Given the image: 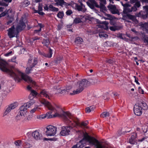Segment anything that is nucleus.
Wrapping results in <instances>:
<instances>
[{
    "instance_id": "nucleus-48",
    "label": "nucleus",
    "mask_w": 148,
    "mask_h": 148,
    "mask_svg": "<svg viewBox=\"0 0 148 148\" xmlns=\"http://www.w3.org/2000/svg\"><path fill=\"white\" fill-rule=\"evenodd\" d=\"M71 89V86H69L65 88V90H66V92H69L70 91V90Z\"/></svg>"
},
{
    "instance_id": "nucleus-25",
    "label": "nucleus",
    "mask_w": 148,
    "mask_h": 148,
    "mask_svg": "<svg viewBox=\"0 0 148 148\" xmlns=\"http://www.w3.org/2000/svg\"><path fill=\"white\" fill-rule=\"evenodd\" d=\"M32 118V116L31 115H28L27 116L26 114V116L24 117L23 119H21L22 120L25 121H27L31 120Z\"/></svg>"
},
{
    "instance_id": "nucleus-43",
    "label": "nucleus",
    "mask_w": 148,
    "mask_h": 148,
    "mask_svg": "<svg viewBox=\"0 0 148 148\" xmlns=\"http://www.w3.org/2000/svg\"><path fill=\"white\" fill-rule=\"evenodd\" d=\"M32 146L31 145L27 143H25L24 144V147L25 148H29Z\"/></svg>"
},
{
    "instance_id": "nucleus-10",
    "label": "nucleus",
    "mask_w": 148,
    "mask_h": 148,
    "mask_svg": "<svg viewBox=\"0 0 148 148\" xmlns=\"http://www.w3.org/2000/svg\"><path fill=\"white\" fill-rule=\"evenodd\" d=\"M73 124L71 123L69 126H63L62 128V131L60 133V135L62 136H65L69 134L70 130L72 129Z\"/></svg>"
},
{
    "instance_id": "nucleus-49",
    "label": "nucleus",
    "mask_w": 148,
    "mask_h": 148,
    "mask_svg": "<svg viewBox=\"0 0 148 148\" xmlns=\"http://www.w3.org/2000/svg\"><path fill=\"white\" fill-rule=\"evenodd\" d=\"M72 11L71 10H69L67 11L66 12L67 15H69L72 13Z\"/></svg>"
},
{
    "instance_id": "nucleus-53",
    "label": "nucleus",
    "mask_w": 148,
    "mask_h": 148,
    "mask_svg": "<svg viewBox=\"0 0 148 148\" xmlns=\"http://www.w3.org/2000/svg\"><path fill=\"white\" fill-rule=\"evenodd\" d=\"M143 38L144 39V42H147L148 43V38H146L145 36H144Z\"/></svg>"
},
{
    "instance_id": "nucleus-2",
    "label": "nucleus",
    "mask_w": 148,
    "mask_h": 148,
    "mask_svg": "<svg viewBox=\"0 0 148 148\" xmlns=\"http://www.w3.org/2000/svg\"><path fill=\"white\" fill-rule=\"evenodd\" d=\"M88 83V81L85 79H83L79 81L75 85V88L76 90H73V92H70V94L74 95L81 92L87 86Z\"/></svg>"
},
{
    "instance_id": "nucleus-45",
    "label": "nucleus",
    "mask_w": 148,
    "mask_h": 148,
    "mask_svg": "<svg viewBox=\"0 0 148 148\" xmlns=\"http://www.w3.org/2000/svg\"><path fill=\"white\" fill-rule=\"evenodd\" d=\"M23 3L25 5V6H28L30 4L28 0L25 1L23 2Z\"/></svg>"
},
{
    "instance_id": "nucleus-51",
    "label": "nucleus",
    "mask_w": 148,
    "mask_h": 148,
    "mask_svg": "<svg viewBox=\"0 0 148 148\" xmlns=\"http://www.w3.org/2000/svg\"><path fill=\"white\" fill-rule=\"evenodd\" d=\"M139 89V91L140 93L142 94H144V91L141 88L139 87L138 88Z\"/></svg>"
},
{
    "instance_id": "nucleus-32",
    "label": "nucleus",
    "mask_w": 148,
    "mask_h": 148,
    "mask_svg": "<svg viewBox=\"0 0 148 148\" xmlns=\"http://www.w3.org/2000/svg\"><path fill=\"white\" fill-rule=\"evenodd\" d=\"M42 7L41 5H39L38 7V12H37L40 15H43L44 13L42 12Z\"/></svg>"
},
{
    "instance_id": "nucleus-33",
    "label": "nucleus",
    "mask_w": 148,
    "mask_h": 148,
    "mask_svg": "<svg viewBox=\"0 0 148 148\" xmlns=\"http://www.w3.org/2000/svg\"><path fill=\"white\" fill-rule=\"evenodd\" d=\"M43 26L41 24H39L38 25V27H39V29L37 30H34V33H38L39 32H40L41 30V29L43 27Z\"/></svg>"
},
{
    "instance_id": "nucleus-24",
    "label": "nucleus",
    "mask_w": 148,
    "mask_h": 148,
    "mask_svg": "<svg viewBox=\"0 0 148 148\" xmlns=\"http://www.w3.org/2000/svg\"><path fill=\"white\" fill-rule=\"evenodd\" d=\"M83 40L82 39L79 37L76 38L75 40V42L76 44H80L82 43Z\"/></svg>"
},
{
    "instance_id": "nucleus-47",
    "label": "nucleus",
    "mask_w": 148,
    "mask_h": 148,
    "mask_svg": "<svg viewBox=\"0 0 148 148\" xmlns=\"http://www.w3.org/2000/svg\"><path fill=\"white\" fill-rule=\"evenodd\" d=\"M21 141H20L18 140L17 141H15V144L16 146H19L21 145Z\"/></svg>"
},
{
    "instance_id": "nucleus-64",
    "label": "nucleus",
    "mask_w": 148,
    "mask_h": 148,
    "mask_svg": "<svg viewBox=\"0 0 148 148\" xmlns=\"http://www.w3.org/2000/svg\"><path fill=\"white\" fill-rule=\"evenodd\" d=\"M72 148H78L77 144L75 145H74Z\"/></svg>"
},
{
    "instance_id": "nucleus-41",
    "label": "nucleus",
    "mask_w": 148,
    "mask_h": 148,
    "mask_svg": "<svg viewBox=\"0 0 148 148\" xmlns=\"http://www.w3.org/2000/svg\"><path fill=\"white\" fill-rule=\"evenodd\" d=\"M110 30L114 31L116 30H118L119 29V27L116 26L111 27L110 28Z\"/></svg>"
},
{
    "instance_id": "nucleus-3",
    "label": "nucleus",
    "mask_w": 148,
    "mask_h": 148,
    "mask_svg": "<svg viewBox=\"0 0 148 148\" xmlns=\"http://www.w3.org/2000/svg\"><path fill=\"white\" fill-rule=\"evenodd\" d=\"M84 138L87 140L90 144L94 145L96 148H108L103 143L99 141L93 137L89 136L88 134L85 135Z\"/></svg>"
},
{
    "instance_id": "nucleus-19",
    "label": "nucleus",
    "mask_w": 148,
    "mask_h": 148,
    "mask_svg": "<svg viewBox=\"0 0 148 148\" xmlns=\"http://www.w3.org/2000/svg\"><path fill=\"white\" fill-rule=\"evenodd\" d=\"M39 96L40 94H38L35 90H31V93L29 96V99H32L35 97L37 95Z\"/></svg>"
},
{
    "instance_id": "nucleus-42",
    "label": "nucleus",
    "mask_w": 148,
    "mask_h": 148,
    "mask_svg": "<svg viewBox=\"0 0 148 148\" xmlns=\"http://www.w3.org/2000/svg\"><path fill=\"white\" fill-rule=\"evenodd\" d=\"M38 106H36L34 108L31 109L30 110V113L32 114H33L36 111L37 109H38Z\"/></svg>"
},
{
    "instance_id": "nucleus-15",
    "label": "nucleus",
    "mask_w": 148,
    "mask_h": 148,
    "mask_svg": "<svg viewBox=\"0 0 148 148\" xmlns=\"http://www.w3.org/2000/svg\"><path fill=\"white\" fill-rule=\"evenodd\" d=\"M25 27V23L23 21V18H22L20 22L18 23L16 29H17L18 32L24 29Z\"/></svg>"
},
{
    "instance_id": "nucleus-58",
    "label": "nucleus",
    "mask_w": 148,
    "mask_h": 148,
    "mask_svg": "<svg viewBox=\"0 0 148 148\" xmlns=\"http://www.w3.org/2000/svg\"><path fill=\"white\" fill-rule=\"evenodd\" d=\"M129 17L130 19L132 20L134 19L135 18V17L134 16L131 15H129Z\"/></svg>"
},
{
    "instance_id": "nucleus-39",
    "label": "nucleus",
    "mask_w": 148,
    "mask_h": 148,
    "mask_svg": "<svg viewBox=\"0 0 148 148\" xmlns=\"http://www.w3.org/2000/svg\"><path fill=\"white\" fill-rule=\"evenodd\" d=\"M49 40L48 39L45 40L42 42V44H43L44 45H45L47 47L48 46L49 44Z\"/></svg>"
},
{
    "instance_id": "nucleus-54",
    "label": "nucleus",
    "mask_w": 148,
    "mask_h": 148,
    "mask_svg": "<svg viewBox=\"0 0 148 148\" xmlns=\"http://www.w3.org/2000/svg\"><path fill=\"white\" fill-rule=\"evenodd\" d=\"M12 53V51H10L9 52H8V53H5V56H9Z\"/></svg>"
},
{
    "instance_id": "nucleus-60",
    "label": "nucleus",
    "mask_w": 148,
    "mask_h": 148,
    "mask_svg": "<svg viewBox=\"0 0 148 148\" xmlns=\"http://www.w3.org/2000/svg\"><path fill=\"white\" fill-rule=\"evenodd\" d=\"M44 8L45 10H48L49 7L48 8L47 5H46L45 6H44Z\"/></svg>"
},
{
    "instance_id": "nucleus-38",
    "label": "nucleus",
    "mask_w": 148,
    "mask_h": 148,
    "mask_svg": "<svg viewBox=\"0 0 148 148\" xmlns=\"http://www.w3.org/2000/svg\"><path fill=\"white\" fill-rule=\"evenodd\" d=\"M82 21L79 18H76L73 21V23L75 24L78 23Z\"/></svg>"
},
{
    "instance_id": "nucleus-18",
    "label": "nucleus",
    "mask_w": 148,
    "mask_h": 148,
    "mask_svg": "<svg viewBox=\"0 0 148 148\" xmlns=\"http://www.w3.org/2000/svg\"><path fill=\"white\" fill-rule=\"evenodd\" d=\"M79 11H81L83 12H85L86 11L87 9L85 8V6L84 5H79L77 4V6H76L75 9Z\"/></svg>"
},
{
    "instance_id": "nucleus-22",
    "label": "nucleus",
    "mask_w": 148,
    "mask_h": 148,
    "mask_svg": "<svg viewBox=\"0 0 148 148\" xmlns=\"http://www.w3.org/2000/svg\"><path fill=\"white\" fill-rule=\"evenodd\" d=\"M83 133L84 134V137H83V139L82 140L80 141L79 143H77V145L78 147V148H82V147H83L84 145L82 144V143L83 142L84 140H85L86 141H87L88 142H89L88 141V140H86V139L84 138L85 135L86 134H87V133H84V132H83Z\"/></svg>"
},
{
    "instance_id": "nucleus-30",
    "label": "nucleus",
    "mask_w": 148,
    "mask_h": 148,
    "mask_svg": "<svg viewBox=\"0 0 148 148\" xmlns=\"http://www.w3.org/2000/svg\"><path fill=\"white\" fill-rule=\"evenodd\" d=\"M52 50L50 49H49V53L47 54H46L44 53L43 54L44 56L45 57H46L48 58H50L52 56Z\"/></svg>"
},
{
    "instance_id": "nucleus-14",
    "label": "nucleus",
    "mask_w": 148,
    "mask_h": 148,
    "mask_svg": "<svg viewBox=\"0 0 148 148\" xmlns=\"http://www.w3.org/2000/svg\"><path fill=\"white\" fill-rule=\"evenodd\" d=\"M108 8L112 14H119V11L114 5H110L108 6Z\"/></svg>"
},
{
    "instance_id": "nucleus-7",
    "label": "nucleus",
    "mask_w": 148,
    "mask_h": 148,
    "mask_svg": "<svg viewBox=\"0 0 148 148\" xmlns=\"http://www.w3.org/2000/svg\"><path fill=\"white\" fill-rule=\"evenodd\" d=\"M46 134L47 136H54L56 134L57 128L55 126L49 125L46 127Z\"/></svg>"
},
{
    "instance_id": "nucleus-21",
    "label": "nucleus",
    "mask_w": 148,
    "mask_h": 148,
    "mask_svg": "<svg viewBox=\"0 0 148 148\" xmlns=\"http://www.w3.org/2000/svg\"><path fill=\"white\" fill-rule=\"evenodd\" d=\"M137 134L136 133H134L132 134L129 140V142L131 144L134 143V140L136 137Z\"/></svg>"
},
{
    "instance_id": "nucleus-4",
    "label": "nucleus",
    "mask_w": 148,
    "mask_h": 148,
    "mask_svg": "<svg viewBox=\"0 0 148 148\" xmlns=\"http://www.w3.org/2000/svg\"><path fill=\"white\" fill-rule=\"evenodd\" d=\"M66 114L67 116L69 119H71L73 122L74 123V124H73L72 125L73 126L75 127L76 126H79L85 127L88 124V122L87 121L83 122L80 123L79 121V119L72 116L71 114L69 113H66Z\"/></svg>"
},
{
    "instance_id": "nucleus-56",
    "label": "nucleus",
    "mask_w": 148,
    "mask_h": 148,
    "mask_svg": "<svg viewBox=\"0 0 148 148\" xmlns=\"http://www.w3.org/2000/svg\"><path fill=\"white\" fill-rule=\"evenodd\" d=\"M13 18H11L10 20L7 22V24L8 25L10 24V23H11L13 21Z\"/></svg>"
},
{
    "instance_id": "nucleus-28",
    "label": "nucleus",
    "mask_w": 148,
    "mask_h": 148,
    "mask_svg": "<svg viewBox=\"0 0 148 148\" xmlns=\"http://www.w3.org/2000/svg\"><path fill=\"white\" fill-rule=\"evenodd\" d=\"M30 99V100L29 102L26 103L29 108L34 104L35 102V101L34 100L32 99Z\"/></svg>"
},
{
    "instance_id": "nucleus-37",
    "label": "nucleus",
    "mask_w": 148,
    "mask_h": 148,
    "mask_svg": "<svg viewBox=\"0 0 148 148\" xmlns=\"http://www.w3.org/2000/svg\"><path fill=\"white\" fill-rule=\"evenodd\" d=\"M69 5L71 6L73 8L75 9L76 6H77V4L75 3L73 1H71L69 3Z\"/></svg>"
},
{
    "instance_id": "nucleus-20",
    "label": "nucleus",
    "mask_w": 148,
    "mask_h": 148,
    "mask_svg": "<svg viewBox=\"0 0 148 148\" xmlns=\"http://www.w3.org/2000/svg\"><path fill=\"white\" fill-rule=\"evenodd\" d=\"M40 94L41 95H42L43 97L49 99V96L48 92L45 90H42L40 92Z\"/></svg>"
},
{
    "instance_id": "nucleus-62",
    "label": "nucleus",
    "mask_w": 148,
    "mask_h": 148,
    "mask_svg": "<svg viewBox=\"0 0 148 148\" xmlns=\"http://www.w3.org/2000/svg\"><path fill=\"white\" fill-rule=\"evenodd\" d=\"M101 3H103V4H106V1L105 0H100Z\"/></svg>"
},
{
    "instance_id": "nucleus-16",
    "label": "nucleus",
    "mask_w": 148,
    "mask_h": 148,
    "mask_svg": "<svg viewBox=\"0 0 148 148\" xmlns=\"http://www.w3.org/2000/svg\"><path fill=\"white\" fill-rule=\"evenodd\" d=\"M124 7L123 12L124 13L126 14L128 12H132L131 8H130L131 6L128 3H125V4H122Z\"/></svg>"
},
{
    "instance_id": "nucleus-29",
    "label": "nucleus",
    "mask_w": 148,
    "mask_h": 148,
    "mask_svg": "<svg viewBox=\"0 0 148 148\" xmlns=\"http://www.w3.org/2000/svg\"><path fill=\"white\" fill-rule=\"evenodd\" d=\"M140 107L143 110H146L148 109V106L147 104L145 103H142L141 104L139 105Z\"/></svg>"
},
{
    "instance_id": "nucleus-61",
    "label": "nucleus",
    "mask_w": 148,
    "mask_h": 148,
    "mask_svg": "<svg viewBox=\"0 0 148 148\" xmlns=\"http://www.w3.org/2000/svg\"><path fill=\"white\" fill-rule=\"evenodd\" d=\"M134 77L135 78V82L138 85L140 84L138 82V79L137 80L136 78V77L135 76H134Z\"/></svg>"
},
{
    "instance_id": "nucleus-17",
    "label": "nucleus",
    "mask_w": 148,
    "mask_h": 148,
    "mask_svg": "<svg viewBox=\"0 0 148 148\" xmlns=\"http://www.w3.org/2000/svg\"><path fill=\"white\" fill-rule=\"evenodd\" d=\"M148 17V14H147L146 16H144L143 17V18H146ZM142 29L145 31L146 32L148 33V30L147 28L148 27V23H145L144 24H142L141 25Z\"/></svg>"
},
{
    "instance_id": "nucleus-23",
    "label": "nucleus",
    "mask_w": 148,
    "mask_h": 148,
    "mask_svg": "<svg viewBox=\"0 0 148 148\" xmlns=\"http://www.w3.org/2000/svg\"><path fill=\"white\" fill-rule=\"evenodd\" d=\"M55 1L56 2L57 4L61 6L63 5H67V3L63 0H55Z\"/></svg>"
},
{
    "instance_id": "nucleus-12",
    "label": "nucleus",
    "mask_w": 148,
    "mask_h": 148,
    "mask_svg": "<svg viewBox=\"0 0 148 148\" xmlns=\"http://www.w3.org/2000/svg\"><path fill=\"white\" fill-rule=\"evenodd\" d=\"M134 111L135 115L138 116H140L142 113V108L138 104H136L134 108Z\"/></svg>"
},
{
    "instance_id": "nucleus-59",
    "label": "nucleus",
    "mask_w": 148,
    "mask_h": 148,
    "mask_svg": "<svg viewBox=\"0 0 148 148\" xmlns=\"http://www.w3.org/2000/svg\"><path fill=\"white\" fill-rule=\"evenodd\" d=\"M0 5H3V6H8V5L6 4L1 2H0Z\"/></svg>"
},
{
    "instance_id": "nucleus-6",
    "label": "nucleus",
    "mask_w": 148,
    "mask_h": 148,
    "mask_svg": "<svg viewBox=\"0 0 148 148\" xmlns=\"http://www.w3.org/2000/svg\"><path fill=\"white\" fill-rule=\"evenodd\" d=\"M7 34L10 38L18 37V32L14 26H12L7 30Z\"/></svg>"
},
{
    "instance_id": "nucleus-26",
    "label": "nucleus",
    "mask_w": 148,
    "mask_h": 148,
    "mask_svg": "<svg viewBox=\"0 0 148 148\" xmlns=\"http://www.w3.org/2000/svg\"><path fill=\"white\" fill-rule=\"evenodd\" d=\"M49 8L50 10L53 12H57L58 11V9L57 8L54 7L52 5H50L49 6Z\"/></svg>"
},
{
    "instance_id": "nucleus-27",
    "label": "nucleus",
    "mask_w": 148,
    "mask_h": 148,
    "mask_svg": "<svg viewBox=\"0 0 148 148\" xmlns=\"http://www.w3.org/2000/svg\"><path fill=\"white\" fill-rule=\"evenodd\" d=\"M95 108V107L93 106H91L87 107L86 109V112L89 113L92 111H93Z\"/></svg>"
},
{
    "instance_id": "nucleus-8",
    "label": "nucleus",
    "mask_w": 148,
    "mask_h": 148,
    "mask_svg": "<svg viewBox=\"0 0 148 148\" xmlns=\"http://www.w3.org/2000/svg\"><path fill=\"white\" fill-rule=\"evenodd\" d=\"M29 107L27 105L26 103L24 104L23 105L21 106L20 108V111L19 112L20 115L17 116V117L19 116L20 119H23L26 115L27 113V110Z\"/></svg>"
},
{
    "instance_id": "nucleus-57",
    "label": "nucleus",
    "mask_w": 148,
    "mask_h": 148,
    "mask_svg": "<svg viewBox=\"0 0 148 148\" xmlns=\"http://www.w3.org/2000/svg\"><path fill=\"white\" fill-rule=\"evenodd\" d=\"M144 9L145 10V11L146 12L148 11V6H144L143 7Z\"/></svg>"
},
{
    "instance_id": "nucleus-40",
    "label": "nucleus",
    "mask_w": 148,
    "mask_h": 148,
    "mask_svg": "<svg viewBox=\"0 0 148 148\" xmlns=\"http://www.w3.org/2000/svg\"><path fill=\"white\" fill-rule=\"evenodd\" d=\"M57 16L59 18H62L64 16V13L62 12H60L58 14Z\"/></svg>"
},
{
    "instance_id": "nucleus-55",
    "label": "nucleus",
    "mask_w": 148,
    "mask_h": 148,
    "mask_svg": "<svg viewBox=\"0 0 148 148\" xmlns=\"http://www.w3.org/2000/svg\"><path fill=\"white\" fill-rule=\"evenodd\" d=\"M6 13L5 12H3L0 14V18L1 17L4 16L6 15Z\"/></svg>"
},
{
    "instance_id": "nucleus-52",
    "label": "nucleus",
    "mask_w": 148,
    "mask_h": 148,
    "mask_svg": "<svg viewBox=\"0 0 148 148\" xmlns=\"http://www.w3.org/2000/svg\"><path fill=\"white\" fill-rule=\"evenodd\" d=\"M140 5V3L139 2H137L135 5V6L137 8H139Z\"/></svg>"
},
{
    "instance_id": "nucleus-46",
    "label": "nucleus",
    "mask_w": 148,
    "mask_h": 148,
    "mask_svg": "<svg viewBox=\"0 0 148 148\" xmlns=\"http://www.w3.org/2000/svg\"><path fill=\"white\" fill-rule=\"evenodd\" d=\"M86 20H88L90 21L93 20L94 19L93 17H90V16H88L86 18Z\"/></svg>"
},
{
    "instance_id": "nucleus-31",
    "label": "nucleus",
    "mask_w": 148,
    "mask_h": 148,
    "mask_svg": "<svg viewBox=\"0 0 148 148\" xmlns=\"http://www.w3.org/2000/svg\"><path fill=\"white\" fill-rule=\"evenodd\" d=\"M110 114L108 112H103L101 114V117L103 118H105L107 117H108Z\"/></svg>"
},
{
    "instance_id": "nucleus-35",
    "label": "nucleus",
    "mask_w": 148,
    "mask_h": 148,
    "mask_svg": "<svg viewBox=\"0 0 148 148\" xmlns=\"http://www.w3.org/2000/svg\"><path fill=\"white\" fill-rule=\"evenodd\" d=\"M99 36L100 38L104 37L107 38L108 37V35L103 32H100L99 34Z\"/></svg>"
},
{
    "instance_id": "nucleus-13",
    "label": "nucleus",
    "mask_w": 148,
    "mask_h": 148,
    "mask_svg": "<svg viewBox=\"0 0 148 148\" xmlns=\"http://www.w3.org/2000/svg\"><path fill=\"white\" fill-rule=\"evenodd\" d=\"M18 106V103L17 102H14L11 104L7 108L3 114V116H5L9 113L12 110L14 109Z\"/></svg>"
},
{
    "instance_id": "nucleus-5",
    "label": "nucleus",
    "mask_w": 148,
    "mask_h": 148,
    "mask_svg": "<svg viewBox=\"0 0 148 148\" xmlns=\"http://www.w3.org/2000/svg\"><path fill=\"white\" fill-rule=\"evenodd\" d=\"M37 63V60L36 58H32L29 59L27 64V68L26 71V73H29L32 68Z\"/></svg>"
},
{
    "instance_id": "nucleus-11",
    "label": "nucleus",
    "mask_w": 148,
    "mask_h": 148,
    "mask_svg": "<svg viewBox=\"0 0 148 148\" xmlns=\"http://www.w3.org/2000/svg\"><path fill=\"white\" fill-rule=\"evenodd\" d=\"M32 135L36 140H38L42 138V134L39 130H36L32 132Z\"/></svg>"
},
{
    "instance_id": "nucleus-1",
    "label": "nucleus",
    "mask_w": 148,
    "mask_h": 148,
    "mask_svg": "<svg viewBox=\"0 0 148 148\" xmlns=\"http://www.w3.org/2000/svg\"><path fill=\"white\" fill-rule=\"evenodd\" d=\"M39 101L42 103L46 106L49 110L55 112L54 114H51V113L50 112H47L46 114H44L46 118H51L60 117L64 114V112L59 105L52 104L44 99H39Z\"/></svg>"
},
{
    "instance_id": "nucleus-9",
    "label": "nucleus",
    "mask_w": 148,
    "mask_h": 148,
    "mask_svg": "<svg viewBox=\"0 0 148 148\" xmlns=\"http://www.w3.org/2000/svg\"><path fill=\"white\" fill-rule=\"evenodd\" d=\"M86 3L90 8L92 9H94L95 7L97 8L100 7L101 8H102L104 10H106V8L103 5H101L100 6L94 0H88V1L86 2Z\"/></svg>"
},
{
    "instance_id": "nucleus-50",
    "label": "nucleus",
    "mask_w": 148,
    "mask_h": 148,
    "mask_svg": "<svg viewBox=\"0 0 148 148\" xmlns=\"http://www.w3.org/2000/svg\"><path fill=\"white\" fill-rule=\"evenodd\" d=\"M131 10L132 11H135L137 10V8L135 6H134L133 7L131 8Z\"/></svg>"
},
{
    "instance_id": "nucleus-34",
    "label": "nucleus",
    "mask_w": 148,
    "mask_h": 148,
    "mask_svg": "<svg viewBox=\"0 0 148 148\" xmlns=\"http://www.w3.org/2000/svg\"><path fill=\"white\" fill-rule=\"evenodd\" d=\"M105 23L101 24V26L104 29H108V27L107 25L108 24V23L106 22H105Z\"/></svg>"
},
{
    "instance_id": "nucleus-36",
    "label": "nucleus",
    "mask_w": 148,
    "mask_h": 148,
    "mask_svg": "<svg viewBox=\"0 0 148 148\" xmlns=\"http://www.w3.org/2000/svg\"><path fill=\"white\" fill-rule=\"evenodd\" d=\"M45 118H46V116L44 114L38 115L36 116V118L39 120H42Z\"/></svg>"
},
{
    "instance_id": "nucleus-63",
    "label": "nucleus",
    "mask_w": 148,
    "mask_h": 148,
    "mask_svg": "<svg viewBox=\"0 0 148 148\" xmlns=\"http://www.w3.org/2000/svg\"><path fill=\"white\" fill-rule=\"evenodd\" d=\"M107 62L110 63H112L113 62V61L112 60L110 59L108 60L107 61Z\"/></svg>"
},
{
    "instance_id": "nucleus-44",
    "label": "nucleus",
    "mask_w": 148,
    "mask_h": 148,
    "mask_svg": "<svg viewBox=\"0 0 148 148\" xmlns=\"http://www.w3.org/2000/svg\"><path fill=\"white\" fill-rule=\"evenodd\" d=\"M66 90L65 88H61V91L60 92V94H64L66 92Z\"/></svg>"
}]
</instances>
